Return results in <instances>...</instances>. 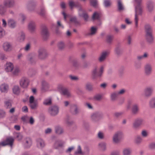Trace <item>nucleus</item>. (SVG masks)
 Wrapping results in <instances>:
<instances>
[{
    "label": "nucleus",
    "mask_w": 155,
    "mask_h": 155,
    "mask_svg": "<svg viewBox=\"0 0 155 155\" xmlns=\"http://www.w3.org/2000/svg\"><path fill=\"white\" fill-rule=\"evenodd\" d=\"M139 111V105L137 104H134L132 105L131 112L133 114L136 115Z\"/></svg>",
    "instance_id": "412c9836"
},
{
    "label": "nucleus",
    "mask_w": 155,
    "mask_h": 155,
    "mask_svg": "<svg viewBox=\"0 0 155 155\" xmlns=\"http://www.w3.org/2000/svg\"><path fill=\"white\" fill-rule=\"evenodd\" d=\"M14 65L13 64L10 62H7L5 66V70L7 72H11L13 69Z\"/></svg>",
    "instance_id": "2eb2a0df"
},
{
    "label": "nucleus",
    "mask_w": 155,
    "mask_h": 155,
    "mask_svg": "<svg viewBox=\"0 0 155 155\" xmlns=\"http://www.w3.org/2000/svg\"><path fill=\"white\" fill-rule=\"evenodd\" d=\"M134 67L137 69H140L141 67V63L139 62H135L134 63Z\"/></svg>",
    "instance_id": "680f3d73"
},
{
    "label": "nucleus",
    "mask_w": 155,
    "mask_h": 155,
    "mask_svg": "<svg viewBox=\"0 0 155 155\" xmlns=\"http://www.w3.org/2000/svg\"><path fill=\"white\" fill-rule=\"evenodd\" d=\"M20 72V70L19 68L18 67H14L13 69L11 72L12 74L15 76L18 75Z\"/></svg>",
    "instance_id": "c9c22d12"
},
{
    "label": "nucleus",
    "mask_w": 155,
    "mask_h": 155,
    "mask_svg": "<svg viewBox=\"0 0 155 155\" xmlns=\"http://www.w3.org/2000/svg\"><path fill=\"white\" fill-rule=\"evenodd\" d=\"M32 144V141L30 138H27L25 140L24 143V147L25 148L28 149L29 148Z\"/></svg>",
    "instance_id": "dca6fc26"
},
{
    "label": "nucleus",
    "mask_w": 155,
    "mask_h": 155,
    "mask_svg": "<svg viewBox=\"0 0 155 155\" xmlns=\"http://www.w3.org/2000/svg\"><path fill=\"white\" fill-rule=\"evenodd\" d=\"M17 40L20 42L23 41L25 39V35L22 31L19 32L16 36Z\"/></svg>",
    "instance_id": "f3484780"
},
{
    "label": "nucleus",
    "mask_w": 155,
    "mask_h": 155,
    "mask_svg": "<svg viewBox=\"0 0 155 155\" xmlns=\"http://www.w3.org/2000/svg\"><path fill=\"white\" fill-rule=\"evenodd\" d=\"M142 139L140 136H137L135 138L134 143L137 144H140L142 142Z\"/></svg>",
    "instance_id": "c03bdc74"
},
{
    "label": "nucleus",
    "mask_w": 155,
    "mask_h": 155,
    "mask_svg": "<svg viewBox=\"0 0 155 155\" xmlns=\"http://www.w3.org/2000/svg\"><path fill=\"white\" fill-rule=\"evenodd\" d=\"M104 67L103 66H101L99 68L95 67L93 69L92 72V78L95 79L97 78L101 77L103 74Z\"/></svg>",
    "instance_id": "f257e3e1"
},
{
    "label": "nucleus",
    "mask_w": 155,
    "mask_h": 155,
    "mask_svg": "<svg viewBox=\"0 0 155 155\" xmlns=\"http://www.w3.org/2000/svg\"><path fill=\"white\" fill-rule=\"evenodd\" d=\"M102 98V95L101 94H97L94 97V99L97 101H100Z\"/></svg>",
    "instance_id": "5fc2aeb1"
},
{
    "label": "nucleus",
    "mask_w": 155,
    "mask_h": 155,
    "mask_svg": "<svg viewBox=\"0 0 155 155\" xmlns=\"http://www.w3.org/2000/svg\"><path fill=\"white\" fill-rule=\"evenodd\" d=\"M144 28L145 32V35L153 34L152 28L149 24H145Z\"/></svg>",
    "instance_id": "aec40b11"
},
{
    "label": "nucleus",
    "mask_w": 155,
    "mask_h": 155,
    "mask_svg": "<svg viewBox=\"0 0 155 155\" xmlns=\"http://www.w3.org/2000/svg\"><path fill=\"white\" fill-rule=\"evenodd\" d=\"M127 42L128 44L130 45L132 42V35H128L127 37Z\"/></svg>",
    "instance_id": "e2e57ef3"
},
{
    "label": "nucleus",
    "mask_w": 155,
    "mask_h": 155,
    "mask_svg": "<svg viewBox=\"0 0 155 155\" xmlns=\"http://www.w3.org/2000/svg\"><path fill=\"white\" fill-rule=\"evenodd\" d=\"M145 38L147 42L151 44L154 42V38L153 34L145 35Z\"/></svg>",
    "instance_id": "a878e982"
},
{
    "label": "nucleus",
    "mask_w": 155,
    "mask_h": 155,
    "mask_svg": "<svg viewBox=\"0 0 155 155\" xmlns=\"http://www.w3.org/2000/svg\"><path fill=\"white\" fill-rule=\"evenodd\" d=\"M51 99L50 97L45 99L43 102V104L46 106L50 105L51 104Z\"/></svg>",
    "instance_id": "e433bc0d"
},
{
    "label": "nucleus",
    "mask_w": 155,
    "mask_h": 155,
    "mask_svg": "<svg viewBox=\"0 0 155 155\" xmlns=\"http://www.w3.org/2000/svg\"><path fill=\"white\" fill-rule=\"evenodd\" d=\"M37 146L39 148L41 149L45 146L44 141L41 138H38L37 140Z\"/></svg>",
    "instance_id": "5701e85b"
},
{
    "label": "nucleus",
    "mask_w": 155,
    "mask_h": 155,
    "mask_svg": "<svg viewBox=\"0 0 155 155\" xmlns=\"http://www.w3.org/2000/svg\"><path fill=\"white\" fill-rule=\"evenodd\" d=\"M54 130L55 133L58 135H61L64 133L63 128L59 125H56L55 127Z\"/></svg>",
    "instance_id": "bb28decb"
},
{
    "label": "nucleus",
    "mask_w": 155,
    "mask_h": 155,
    "mask_svg": "<svg viewBox=\"0 0 155 155\" xmlns=\"http://www.w3.org/2000/svg\"><path fill=\"white\" fill-rule=\"evenodd\" d=\"M149 105L151 108H155V97L151 99L149 101Z\"/></svg>",
    "instance_id": "ea45409f"
},
{
    "label": "nucleus",
    "mask_w": 155,
    "mask_h": 155,
    "mask_svg": "<svg viewBox=\"0 0 155 155\" xmlns=\"http://www.w3.org/2000/svg\"><path fill=\"white\" fill-rule=\"evenodd\" d=\"M37 13L39 15L43 16L45 13V8L43 5L40 6V11H37Z\"/></svg>",
    "instance_id": "a19ab883"
},
{
    "label": "nucleus",
    "mask_w": 155,
    "mask_h": 155,
    "mask_svg": "<svg viewBox=\"0 0 155 155\" xmlns=\"http://www.w3.org/2000/svg\"><path fill=\"white\" fill-rule=\"evenodd\" d=\"M35 5V3L32 2H30L28 4L27 8L28 10L30 11H32L34 10V6Z\"/></svg>",
    "instance_id": "37998d69"
},
{
    "label": "nucleus",
    "mask_w": 155,
    "mask_h": 155,
    "mask_svg": "<svg viewBox=\"0 0 155 155\" xmlns=\"http://www.w3.org/2000/svg\"><path fill=\"white\" fill-rule=\"evenodd\" d=\"M64 144V142L61 140H55L53 145V147L55 149L59 147H62Z\"/></svg>",
    "instance_id": "6ab92c4d"
},
{
    "label": "nucleus",
    "mask_w": 155,
    "mask_h": 155,
    "mask_svg": "<svg viewBox=\"0 0 155 155\" xmlns=\"http://www.w3.org/2000/svg\"><path fill=\"white\" fill-rule=\"evenodd\" d=\"M100 17V14L97 12H95L92 16V19L93 20L97 19Z\"/></svg>",
    "instance_id": "3c124183"
},
{
    "label": "nucleus",
    "mask_w": 155,
    "mask_h": 155,
    "mask_svg": "<svg viewBox=\"0 0 155 155\" xmlns=\"http://www.w3.org/2000/svg\"><path fill=\"white\" fill-rule=\"evenodd\" d=\"M69 5L71 9H72L74 7H78V10L79 7H81L80 5L77 2H74L73 1L70 0L69 2Z\"/></svg>",
    "instance_id": "cd10ccee"
},
{
    "label": "nucleus",
    "mask_w": 155,
    "mask_h": 155,
    "mask_svg": "<svg viewBox=\"0 0 155 155\" xmlns=\"http://www.w3.org/2000/svg\"><path fill=\"white\" fill-rule=\"evenodd\" d=\"M147 8L149 12H152L154 9V3L151 0L148 1L146 3Z\"/></svg>",
    "instance_id": "a211bd4d"
},
{
    "label": "nucleus",
    "mask_w": 155,
    "mask_h": 155,
    "mask_svg": "<svg viewBox=\"0 0 155 155\" xmlns=\"http://www.w3.org/2000/svg\"><path fill=\"white\" fill-rule=\"evenodd\" d=\"M97 115V117L98 120L100 119L103 117V113L101 111H98L96 112Z\"/></svg>",
    "instance_id": "13d9d810"
},
{
    "label": "nucleus",
    "mask_w": 155,
    "mask_h": 155,
    "mask_svg": "<svg viewBox=\"0 0 155 155\" xmlns=\"http://www.w3.org/2000/svg\"><path fill=\"white\" fill-rule=\"evenodd\" d=\"M38 55L39 58L43 59L47 55L46 50L44 48H41L38 51Z\"/></svg>",
    "instance_id": "4468645a"
},
{
    "label": "nucleus",
    "mask_w": 155,
    "mask_h": 155,
    "mask_svg": "<svg viewBox=\"0 0 155 155\" xmlns=\"http://www.w3.org/2000/svg\"><path fill=\"white\" fill-rule=\"evenodd\" d=\"M114 36L112 35H108L106 38V41L108 43H111L113 41Z\"/></svg>",
    "instance_id": "49530a36"
},
{
    "label": "nucleus",
    "mask_w": 155,
    "mask_h": 155,
    "mask_svg": "<svg viewBox=\"0 0 155 155\" xmlns=\"http://www.w3.org/2000/svg\"><path fill=\"white\" fill-rule=\"evenodd\" d=\"M7 11V7L4 4H0V15H4L5 14Z\"/></svg>",
    "instance_id": "c85d7f7f"
},
{
    "label": "nucleus",
    "mask_w": 155,
    "mask_h": 155,
    "mask_svg": "<svg viewBox=\"0 0 155 155\" xmlns=\"http://www.w3.org/2000/svg\"><path fill=\"white\" fill-rule=\"evenodd\" d=\"M28 28L30 32H34L35 31L36 28L35 22L32 21H30L28 24Z\"/></svg>",
    "instance_id": "4be33fe9"
},
{
    "label": "nucleus",
    "mask_w": 155,
    "mask_h": 155,
    "mask_svg": "<svg viewBox=\"0 0 155 155\" xmlns=\"http://www.w3.org/2000/svg\"><path fill=\"white\" fill-rule=\"evenodd\" d=\"M5 31L1 27H0V38H2L5 35Z\"/></svg>",
    "instance_id": "0e129e2a"
},
{
    "label": "nucleus",
    "mask_w": 155,
    "mask_h": 155,
    "mask_svg": "<svg viewBox=\"0 0 155 155\" xmlns=\"http://www.w3.org/2000/svg\"><path fill=\"white\" fill-rule=\"evenodd\" d=\"M5 106L6 108H10L12 107V104L9 101H5Z\"/></svg>",
    "instance_id": "4d7b16f0"
},
{
    "label": "nucleus",
    "mask_w": 155,
    "mask_h": 155,
    "mask_svg": "<svg viewBox=\"0 0 155 155\" xmlns=\"http://www.w3.org/2000/svg\"><path fill=\"white\" fill-rule=\"evenodd\" d=\"M8 89V85L5 84H2L0 86V90L2 92L7 93Z\"/></svg>",
    "instance_id": "7c9ffc66"
},
{
    "label": "nucleus",
    "mask_w": 155,
    "mask_h": 155,
    "mask_svg": "<svg viewBox=\"0 0 155 155\" xmlns=\"http://www.w3.org/2000/svg\"><path fill=\"white\" fill-rule=\"evenodd\" d=\"M141 136L143 137H147L148 135V131L145 130H143L141 133Z\"/></svg>",
    "instance_id": "864d4df0"
},
{
    "label": "nucleus",
    "mask_w": 155,
    "mask_h": 155,
    "mask_svg": "<svg viewBox=\"0 0 155 155\" xmlns=\"http://www.w3.org/2000/svg\"><path fill=\"white\" fill-rule=\"evenodd\" d=\"M85 152H83L80 145L78 146L76 150L75 151L74 154L75 155H83L85 154Z\"/></svg>",
    "instance_id": "473e14b6"
},
{
    "label": "nucleus",
    "mask_w": 155,
    "mask_h": 155,
    "mask_svg": "<svg viewBox=\"0 0 155 155\" xmlns=\"http://www.w3.org/2000/svg\"><path fill=\"white\" fill-rule=\"evenodd\" d=\"M61 94L66 96L68 97H70L71 96V94L68 90L65 88L61 93Z\"/></svg>",
    "instance_id": "a18cd8bd"
},
{
    "label": "nucleus",
    "mask_w": 155,
    "mask_h": 155,
    "mask_svg": "<svg viewBox=\"0 0 155 155\" xmlns=\"http://www.w3.org/2000/svg\"><path fill=\"white\" fill-rule=\"evenodd\" d=\"M149 148L150 149L153 150L155 149V142L150 143L149 145Z\"/></svg>",
    "instance_id": "774afa93"
},
{
    "label": "nucleus",
    "mask_w": 155,
    "mask_h": 155,
    "mask_svg": "<svg viewBox=\"0 0 155 155\" xmlns=\"http://www.w3.org/2000/svg\"><path fill=\"white\" fill-rule=\"evenodd\" d=\"M132 153V149L129 147L124 148L122 151V153L123 155H130Z\"/></svg>",
    "instance_id": "72a5a7b5"
},
{
    "label": "nucleus",
    "mask_w": 155,
    "mask_h": 155,
    "mask_svg": "<svg viewBox=\"0 0 155 155\" xmlns=\"http://www.w3.org/2000/svg\"><path fill=\"white\" fill-rule=\"evenodd\" d=\"M117 8L118 10L120 12L124 10V6L120 0H117Z\"/></svg>",
    "instance_id": "4c0bfd02"
},
{
    "label": "nucleus",
    "mask_w": 155,
    "mask_h": 155,
    "mask_svg": "<svg viewBox=\"0 0 155 155\" xmlns=\"http://www.w3.org/2000/svg\"><path fill=\"white\" fill-rule=\"evenodd\" d=\"M144 120L142 118H139L136 119L133 124V127L135 129H137L141 125L143 124Z\"/></svg>",
    "instance_id": "0eeeda50"
},
{
    "label": "nucleus",
    "mask_w": 155,
    "mask_h": 155,
    "mask_svg": "<svg viewBox=\"0 0 155 155\" xmlns=\"http://www.w3.org/2000/svg\"><path fill=\"white\" fill-rule=\"evenodd\" d=\"M6 115V113L4 110L0 109V119L4 118Z\"/></svg>",
    "instance_id": "bf43d9fd"
},
{
    "label": "nucleus",
    "mask_w": 155,
    "mask_h": 155,
    "mask_svg": "<svg viewBox=\"0 0 155 155\" xmlns=\"http://www.w3.org/2000/svg\"><path fill=\"white\" fill-rule=\"evenodd\" d=\"M36 55L34 53L28 54L27 56V59L29 62L31 64H35L37 61Z\"/></svg>",
    "instance_id": "9b49d317"
},
{
    "label": "nucleus",
    "mask_w": 155,
    "mask_h": 155,
    "mask_svg": "<svg viewBox=\"0 0 155 155\" xmlns=\"http://www.w3.org/2000/svg\"><path fill=\"white\" fill-rule=\"evenodd\" d=\"M153 91V87H147L144 90L143 94L145 97H149L152 95Z\"/></svg>",
    "instance_id": "ddd939ff"
},
{
    "label": "nucleus",
    "mask_w": 155,
    "mask_h": 155,
    "mask_svg": "<svg viewBox=\"0 0 155 155\" xmlns=\"http://www.w3.org/2000/svg\"><path fill=\"white\" fill-rule=\"evenodd\" d=\"M69 77L71 80L72 81H77L79 80L78 78L76 76L71 75H70Z\"/></svg>",
    "instance_id": "69168bd1"
},
{
    "label": "nucleus",
    "mask_w": 155,
    "mask_h": 155,
    "mask_svg": "<svg viewBox=\"0 0 155 155\" xmlns=\"http://www.w3.org/2000/svg\"><path fill=\"white\" fill-rule=\"evenodd\" d=\"M12 91L14 94L17 95L19 94L20 92V89L19 86H14L12 88Z\"/></svg>",
    "instance_id": "58836bf2"
},
{
    "label": "nucleus",
    "mask_w": 155,
    "mask_h": 155,
    "mask_svg": "<svg viewBox=\"0 0 155 155\" xmlns=\"http://www.w3.org/2000/svg\"><path fill=\"white\" fill-rule=\"evenodd\" d=\"M35 98L33 96H31L29 99V106L33 110L36 109L38 107V103L37 102H35Z\"/></svg>",
    "instance_id": "423d86ee"
},
{
    "label": "nucleus",
    "mask_w": 155,
    "mask_h": 155,
    "mask_svg": "<svg viewBox=\"0 0 155 155\" xmlns=\"http://www.w3.org/2000/svg\"><path fill=\"white\" fill-rule=\"evenodd\" d=\"M124 135L123 132L121 131L116 132L114 135L113 137V142L116 143L120 142L123 138Z\"/></svg>",
    "instance_id": "f03ea898"
},
{
    "label": "nucleus",
    "mask_w": 155,
    "mask_h": 155,
    "mask_svg": "<svg viewBox=\"0 0 155 155\" xmlns=\"http://www.w3.org/2000/svg\"><path fill=\"white\" fill-rule=\"evenodd\" d=\"M135 13L134 18L135 25V27L137 28L138 26V18L137 15L141 14L142 12V8L140 5H138L137 6H135Z\"/></svg>",
    "instance_id": "7ed1b4c3"
},
{
    "label": "nucleus",
    "mask_w": 155,
    "mask_h": 155,
    "mask_svg": "<svg viewBox=\"0 0 155 155\" xmlns=\"http://www.w3.org/2000/svg\"><path fill=\"white\" fill-rule=\"evenodd\" d=\"M30 81L27 77H23L19 80V84L23 88H26L29 85Z\"/></svg>",
    "instance_id": "39448f33"
},
{
    "label": "nucleus",
    "mask_w": 155,
    "mask_h": 155,
    "mask_svg": "<svg viewBox=\"0 0 155 155\" xmlns=\"http://www.w3.org/2000/svg\"><path fill=\"white\" fill-rule=\"evenodd\" d=\"M65 88L62 84H58L57 87V88L58 91L61 93Z\"/></svg>",
    "instance_id": "338daca9"
},
{
    "label": "nucleus",
    "mask_w": 155,
    "mask_h": 155,
    "mask_svg": "<svg viewBox=\"0 0 155 155\" xmlns=\"http://www.w3.org/2000/svg\"><path fill=\"white\" fill-rule=\"evenodd\" d=\"M109 54V52L107 51H102L100 54L98 59L100 62H104Z\"/></svg>",
    "instance_id": "6e6552de"
},
{
    "label": "nucleus",
    "mask_w": 155,
    "mask_h": 155,
    "mask_svg": "<svg viewBox=\"0 0 155 155\" xmlns=\"http://www.w3.org/2000/svg\"><path fill=\"white\" fill-rule=\"evenodd\" d=\"M71 109L74 110L73 113L74 115L77 114L79 113V110L77 104H72L71 107Z\"/></svg>",
    "instance_id": "c756f323"
},
{
    "label": "nucleus",
    "mask_w": 155,
    "mask_h": 155,
    "mask_svg": "<svg viewBox=\"0 0 155 155\" xmlns=\"http://www.w3.org/2000/svg\"><path fill=\"white\" fill-rule=\"evenodd\" d=\"M97 28L94 27H91L90 29V32L88 33V35L91 36L94 35L97 33Z\"/></svg>",
    "instance_id": "f704fd0d"
},
{
    "label": "nucleus",
    "mask_w": 155,
    "mask_h": 155,
    "mask_svg": "<svg viewBox=\"0 0 155 155\" xmlns=\"http://www.w3.org/2000/svg\"><path fill=\"white\" fill-rule=\"evenodd\" d=\"M78 13L80 16L83 17L85 20H87V19L88 15L85 13L81 7H79L78 8Z\"/></svg>",
    "instance_id": "b1692460"
},
{
    "label": "nucleus",
    "mask_w": 155,
    "mask_h": 155,
    "mask_svg": "<svg viewBox=\"0 0 155 155\" xmlns=\"http://www.w3.org/2000/svg\"><path fill=\"white\" fill-rule=\"evenodd\" d=\"M86 89L89 91H91L93 90V88L92 85L90 83H87L86 85Z\"/></svg>",
    "instance_id": "09e8293b"
},
{
    "label": "nucleus",
    "mask_w": 155,
    "mask_h": 155,
    "mask_svg": "<svg viewBox=\"0 0 155 155\" xmlns=\"http://www.w3.org/2000/svg\"><path fill=\"white\" fill-rule=\"evenodd\" d=\"M8 25L9 27L11 28H15L16 25V21L13 19H10L8 21Z\"/></svg>",
    "instance_id": "2f4dec72"
},
{
    "label": "nucleus",
    "mask_w": 155,
    "mask_h": 155,
    "mask_svg": "<svg viewBox=\"0 0 155 155\" xmlns=\"http://www.w3.org/2000/svg\"><path fill=\"white\" fill-rule=\"evenodd\" d=\"M18 116L17 115H13L12 116L10 120L12 123H16L18 121Z\"/></svg>",
    "instance_id": "603ef678"
},
{
    "label": "nucleus",
    "mask_w": 155,
    "mask_h": 155,
    "mask_svg": "<svg viewBox=\"0 0 155 155\" xmlns=\"http://www.w3.org/2000/svg\"><path fill=\"white\" fill-rule=\"evenodd\" d=\"M3 50L6 52L11 51L13 49L12 44L8 42H5L2 45Z\"/></svg>",
    "instance_id": "1a4fd4ad"
},
{
    "label": "nucleus",
    "mask_w": 155,
    "mask_h": 155,
    "mask_svg": "<svg viewBox=\"0 0 155 155\" xmlns=\"http://www.w3.org/2000/svg\"><path fill=\"white\" fill-rule=\"evenodd\" d=\"M59 107L57 105H53L50 107L48 109V112L51 116H55L58 113Z\"/></svg>",
    "instance_id": "20e7f679"
},
{
    "label": "nucleus",
    "mask_w": 155,
    "mask_h": 155,
    "mask_svg": "<svg viewBox=\"0 0 155 155\" xmlns=\"http://www.w3.org/2000/svg\"><path fill=\"white\" fill-rule=\"evenodd\" d=\"M42 88L43 89H48L50 87L49 84L45 81H43L42 82Z\"/></svg>",
    "instance_id": "79ce46f5"
},
{
    "label": "nucleus",
    "mask_w": 155,
    "mask_h": 155,
    "mask_svg": "<svg viewBox=\"0 0 155 155\" xmlns=\"http://www.w3.org/2000/svg\"><path fill=\"white\" fill-rule=\"evenodd\" d=\"M152 66L150 63H147L144 67V71L145 74L147 76H150L152 72Z\"/></svg>",
    "instance_id": "9d476101"
},
{
    "label": "nucleus",
    "mask_w": 155,
    "mask_h": 155,
    "mask_svg": "<svg viewBox=\"0 0 155 155\" xmlns=\"http://www.w3.org/2000/svg\"><path fill=\"white\" fill-rule=\"evenodd\" d=\"M58 48L60 49H62L65 47V45L64 43L62 41L59 42L58 45Z\"/></svg>",
    "instance_id": "052dcab7"
},
{
    "label": "nucleus",
    "mask_w": 155,
    "mask_h": 155,
    "mask_svg": "<svg viewBox=\"0 0 155 155\" xmlns=\"http://www.w3.org/2000/svg\"><path fill=\"white\" fill-rule=\"evenodd\" d=\"M118 95L117 92H114L111 93L110 94V98L112 101H115Z\"/></svg>",
    "instance_id": "8fccbe9b"
},
{
    "label": "nucleus",
    "mask_w": 155,
    "mask_h": 155,
    "mask_svg": "<svg viewBox=\"0 0 155 155\" xmlns=\"http://www.w3.org/2000/svg\"><path fill=\"white\" fill-rule=\"evenodd\" d=\"M99 146L100 148L103 150L106 149V144L104 142H101L99 144Z\"/></svg>",
    "instance_id": "de8ad7c7"
},
{
    "label": "nucleus",
    "mask_w": 155,
    "mask_h": 155,
    "mask_svg": "<svg viewBox=\"0 0 155 155\" xmlns=\"http://www.w3.org/2000/svg\"><path fill=\"white\" fill-rule=\"evenodd\" d=\"M3 3L7 8H13L15 6V0H5Z\"/></svg>",
    "instance_id": "f8f14e48"
},
{
    "label": "nucleus",
    "mask_w": 155,
    "mask_h": 155,
    "mask_svg": "<svg viewBox=\"0 0 155 155\" xmlns=\"http://www.w3.org/2000/svg\"><path fill=\"white\" fill-rule=\"evenodd\" d=\"M111 3L110 0H104V5L105 7H108L111 5Z\"/></svg>",
    "instance_id": "6e6d98bb"
},
{
    "label": "nucleus",
    "mask_w": 155,
    "mask_h": 155,
    "mask_svg": "<svg viewBox=\"0 0 155 155\" xmlns=\"http://www.w3.org/2000/svg\"><path fill=\"white\" fill-rule=\"evenodd\" d=\"M41 34L44 39L45 40H46L49 34L47 28L45 26H43L42 28Z\"/></svg>",
    "instance_id": "393cba45"
}]
</instances>
